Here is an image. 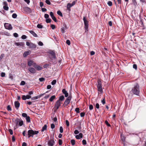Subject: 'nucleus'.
I'll use <instances>...</instances> for the list:
<instances>
[{"label":"nucleus","mask_w":146,"mask_h":146,"mask_svg":"<svg viewBox=\"0 0 146 146\" xmlns=\"http://www.w3.org/2000/svg\"><path fill=\"white\" fill-rule=\"evenodd\" d=\"M49 53L50 62L54 64H55L56 63V61L55 53L53 51H51Z\"/></svg>","instance_id":"f257e3e1"},{"label":"nucleus","mask_w":146,"mask_h":146,"mask_svg":"<svg viewBox=\"0 0 146 146\" xmlns=\"http://www.w3.org/2000/svg\"><path fill=\"white\" fill-rule=\"evenodd\" d=\"M132 91L134 94L137 95H139V86L138 84H136V85L132 89Z\"/></svg>","instance_id":"f03ea898"},{"label":"nucleus","mask_w":146,"mask_h":146,"mask_svg":"<svg viewBox=\"0 0 146 146\" xmlns=\"http://www.w3.org/2000/svg\"><path fill=\"white\" fill-rule=\"evenodd\" d=\"M38 133V131H33L32 129L29 130L28 131V134L29 135V137L31 136L33 137L34 135L37 134Z\"/></svg>","instance_id":"7ed1b4c3"},{"label":"nucleus","mask_w":146,"mask_h":146,"mask_svg":"<svg viewBox=\"0 0 146 146\" xmlns=\"http://www.w3.org/2000/svg\"><path fill=\"white\" fill-rule=\"evenodd\" d=\"M84 21V29L85 30V32H86L88 31V21L86 20V18L85 17H84L83 19Z\"/></svg>","instance_id":"20e7f679"},{"label":"nucleus","mask_w":146,"mask_h":146,"mask_svg":"<svg viewBox=\"0 0 146 146\" xmlns=\"http://www.w3.org/2000/svg\"><path fill=\"white\" fill-rule=\"evenodd\" d=\"M26 45L28 46H29L30 48H35L36 47V46L35 44L32 42H27Z\"/></svg>","instance_id":"39448f33"},{"label":"nucleus","mask_w":146,"mask_h":146,"mask_svg":"<svg viewBox=\"0 0 146 146\" xmlns=\"http://www.w3.org/2000/svg\"><path fill=\"white\" fill-rule=\"evenodd\" d=\"M14 123L16 124V125H17L18 123L20 126H22L23 124V121L22 120H19L18 119H15L14 121Z\"/></svg>","instance_id":"423d86ee"},{"label":"nucleus","mask_w":146,"mask_h":146,"mask_svg":"<svg viewBox=\"0 0 146 146\" xmlns=\"http://www.w3.org/2000/svg\"><path fill=\"white\" fill-rule=\"evenodd\" d=\"M25 13H29L31 12L32 11L30 8L27 7H25L23 9Z\"/></svg>","instance_id":"0eeeda50"},{"label":"nucleus","mask_w":146,"mask_h":146,"mask_svg":"<svg viewBox=\"0 0 146 146\" xmlns=\"http://www.w3.org/2000/svg\"><path fill=\"white\" fill-rule=\"evenodd\" d=\"M4 26L6 29L9 30H11L13 28L11 25L8 23H5L4 24Z\"/></svg>","instance_id":"6e6552de"},{"label":"nucleus","mask_w":146,"mask_h":146,"mask_svg":"<svg viewBox=\"0 0 146 146\" xmlns=\"http://www.w3.org/2000/svg\"><path fill=\"white\" fill-rule=\"evenodd\" d=\"M71 99V98L70 97H68L64 102V104L65 105H67L70 103Z\"/></svg>","instance_id":"1a4fd4ad"},{"label":"nucleus","mask_w":146,"mask_h":146,"mask_svg":"<svg viewBox=\"0 0 146 146\" xmlns=\"http://www.w3.org/2000/svg\"><path fill=\"white\" fill-rule=\"evenodd\" d=\"M50 15L52 20L54 22H56L57 21V20L56 18L54 16L53 13L52 11L50 12Z\"/></svg>","instance_id":"9d476101"},{"label":"nucleus","mask_w":146,"mask_h":146,"mask_svg":"<svg viewBox=\"0 0 146 146\" xmlns=\"http://www.w3.org/2000/svg\"><path fill=\"white\" fill-rule=\"evenodd\" d=\"M31 96L29 95H27V96L23 95L22 96V99L23 100H26L27 99H29L31 98Z\"/></svg>","instance_id":"9b49d317"},{"label":"nucleus","mask_w":146,"mask_h":146,"mask_svg":"<svg viewBox=\"0 0 146 146\" xmlns=\"http://www.w3.org/2000/svg\"><path fill=\"white\" fill-rule=\"evenodd\" d=\"M54 141L52 139L48 141V144L49 146H52L54 145Z\"/></svg>","instance_id":"f8f14e48"},{"label":"nucleus","mask_w":146,"mask_h":146,"mask_svg":"<svg viewBox=\"0 0 146 146\" xmlns=\"http://www.w3.org/2000/svg\"><path fill=\"white\" fill-rule=\"evenodd\" d=\"M61 104V103L59 100H58L55 104V107L56 108V109H58L59 107L60 106Z\"/></svg>","instance_id":"ddd939ff"},{"label":"nucleus","mask_w":146,"mask_h":146,"mask_svg":"<svg viewBox=\"0 0 146 146\" xmlns=\"http://www.w3.org/2000/svg\"><path fill=\"white\" fill-rule=\"evenodd\" d=\"M15 106L16 108L18 110L20 106V103L18 101H15Z\"/></svg>","instance_id":"4468645a"},{"label":"nucleus","mask_w":146,"mask_h":146,"mask_svg":"<svg viewBox=\"0 0 146 146\" xmlns=\"http://www.w3.org/2000/svg\"><path fill=\"white\" fill-rule=\"evenodd\" d=\"M102 87L101 83H98L97 87L98 90L100 91V92L102 91Z\"/></svg>","instance_id":"2eb2a0df"},{"label":"nucleus","mask_w":146,"mask_h":146,"mask_svg":"<svg viewBox=\"0 0 146 146\" xmlns=\"http://www.w3.org/2000/svg\"><path fill=\"white\" fill-rule=\"evenodd\" d=\"M28 70L32 73H35L36 72L35 70L33 68H28Z\"/></svg>","instance_id":"dca6fc26"},{"label":"nucleus","mask_w":146,"mask_h":146,"mask_svg":"<svg viewBox=\"0 0 146 146\" xmlns=\"http://www.w3.org/2000/svg\"><path fill=\"white\" fill-rule=\"evenodd\" d=\"M83 135L82 133H80L79 135H76L75 137L77 139H79L82 138Z\"/></svg>","instance_id":"f3484780"},{"label":"nucleus","mask_w":146,"mask_h":146,"mask_svg":"<svg viewBox=\"0 0 146 146\" xmlns=\"http://www.w3.org/2000/svg\"><path fill=\"white\" fill-rule=\"evenodd\" d=\"M62 92L63 94H64L65 95V96L66 97H67L68 96V93L67 92L66 90L65 89H63L62 90Z\"/></svg>","instance_id":"a211bd4d"},{"label":"nucleus","mask_w":146,"mask_h":146,"mask_svg":"<svg viewBox=\"0 0 146 146\" xmlns=\"http://www.w3.org/2000/svg\"><path fill=\"white\" fill-rule=\"evenodd\" d=\"M34 67L38 70H40L42 69V67L41 66L37 65H34Z\"/></svg>","instance_id":"6ab92c4d"},{"label":"nucleus","mask_w":146,"mask_h":146,"mask_svg":"<svg viewBox=\"0 0 146 146\" xmlns=\"http://www.w3.org/2000/svg\"><path fill=\"white\" fill-rule=\"evenodd\" d=\"M28 66H31L32 64L34 65H36V64L33 62L31 60L29 61L28 62Z\"/></svg>","instance_id":"aec40b11"},{"label":"nucleus","mask_w":146,"mask_h":146,"mask_svg":"<svg viewBox=\"0 0 146 146\" xmlns=\"http://www.w3.org/2000/svg\"><path fill=\"white\" fill-rule=\"evenodd\" d=\"M15 45L17 46H23L24 45V43L23 42H15Z\"/></svg>","instance_id":"412c9836"},{"label":"nucleus","mask_w":146,"mask_h":146,"mask_svg":"<svg viewBox=\"0 0 146 146\" xmlns=\"http://www.w3.org/2000/svg\"><path fill=\"white\" fill-rule=\"evenodd\" d=\"M29 32L31 34H32L34 37H37L38 36L33 31H29Z\"/></svg>","instance_id":"4be33fe9"},{"label":"nucleus","mask_w":146,"mask_h":146,"mask_svg":"<svg viewBox=\"0 0 146 146\" xmlns=\"http://www.w3.org/2000/svg\"><path fill=\"white\" fill-rule=\"evenodd\" d=\"M73 6L72 5V4L71 3H68L67 4V8L68 10H69V11L70 10V8L71 7Z\"/></svg>","instance_id":"5701e85b"},{"label":"nucleus","mask_w":146,"mask_h":146,"mask_svg":"<svg viewBox=\"0 0 146 146\" xmlns=\"http://www.w3.org/2000/svg\"><path fill=\"white\" fill-rule=\"evenodd\" d=\"M47 126L45 124V125H44V126L42 127V129L41 130V131L43 132L44 130H46V129H47Z\"/></svg>","instance_id":"b1692460"},{"label":"nucleus","mask_w":146,"mask_h":146,"mask_svg":"<svg viewBox=\"0 0 146 146\" xmlns=\"http://www.w3.org/2000/svg\"><path fill=\"white\" fill-rule=\"evenodd\" d=\"M41 97V95H38L34 97L31 98L32 100H35L38 99V98H40Z\"/></svg>","instance_id":"393cba45"},{"label":"nucleus","mask_w":146,"mask_h":146,"mask_svg":"<svg viewBox=\"0 0 146 146\" xmlns=\"http://www.w3.org/2000/svg\"><path fill=\"white\" fill-rule=\"evenodd\" d=\"M132 2L133 5L135 6V7H137V3L135 0H132Z\"/></svg>","instance_id":"a878e982"},{"label":"nucleus","mask_w":146,"mask_h":146,"mask_svg":"<svg viewBox=\"0 0 146 146\" xmlns=\"http://www.w3.org/2000/svg\"><path fill=\"white\" fill-rule=\"evenodd\" d=\"M29 52L28 51L25 52L23 54V56L24 57H26L27 55H29Z\"/></svg>","instance_id":"bb28decb"},{"label":"nucleus","mask_w":146,"mask_h":146,"mask_svg":"<svg viewBox=\"0 0 146 146\" xmlns=\"http://www.w3.org/2000/svg\"><path fill=\"white\" fill-rule=\"evenodd\" d=\"M55 98V96L54 95H53L50 98L49 101L50 102H52L53 101L54 99Z\"/></svg>","instance_id":"cd10ccee"},{"label":"nucleus","mask_w":146,"mask_h":146,"mask_svg":"<svg viewBox=\"0 0 146 146\" xmlns=\"http://www.w3.org/2000/svg\"><path fill=\"white\" fill-rule=\"evenodd\" d=\"M57 13L58 15L60 16L61 17H62L63 16V15L62 13L60 10L58 11H57Z\"/></svg>","instance_id":"c85d7f7f"},{"label":"nucleus","mask_w":146,"mask_h":146,"mask_svg":"<svg viewBox=\"0 0 146 146\" xmlns=\"http://www.w3.org/2000/svg\"><path fill=\"white\" fill-rule=\"evenodd\" d=\"M64 99V97L63 96H60L58 100L60 101V100L62 101Z\"/></svg>","instance_id":"c756f323"},{"label":"nucleus","mask_w":146,"mask_h":146,"mask_svg":"<svg viewBox=\"0 0 146 146\" xmlns=\"http://www.w3.org/2000/svg\"><path fill=\"white\" fill-rule=\"evenodd\" d=\"M26 119L27 121L28 122H30L31 121L30 117L29 116H28L26 118Z\"/></svg>","instance_id":"7c9ffc66"},{"label":"nucleus","mask_w":146,"mask_h":146,"mask_svg":"<svg viewBox=\"0 0 146 146\" xmlns=\"http://www.w3.org/2000/svg\"><path fill=\"white\" fill-rule=\"evenodd\" d=\"M108 5L110 6H111L112 5V2L110 1H108L107 3Z\"/></svg>","instance_id":"2f4dec72"},{"label":"nucleus","mask_w":146,"mask_h":146,"mask_svg":"<svg viewBox=\"0 0 146 146\" xmlns=\"http://www.w3.org/2000/svg\"><path fill=\"white\" fill-rule=\"evenodd\" d=\"M51 19H46V21L47 23H50L51 22Z\"/></svg>","instance_id":"473e14b6"},{"label":"nucleus","mask_w":146,"mask_h":146,"mask_svg":"<svg viewBox=\"0 0 146 146\" xmlns=\"http://www.w3.org/2000/svg\"><path fill=\"white\" fill-rule=\"evenodd\" d=\"M3 8L4 10L6 11H7L9 9V7L7 6H4Z\"/></svg>","instance_id":"72a5a7b5"},{"label":"nucleus","mask_w":146,"mask_h":146,"mask_svg":"<svg viewBox=\"0 0 146 146\" xmlns=\"http://www.w3.org/2000/svg\"><path fill=\"white\" fill-rule=\"evenodd\" d=\"M45 2L48 5H50L51 4L49 0H46Z\"/></svg>","instance_id":"f704fd0d"},{"label":"nucleus","mask_w":146,"mask_h":146,"mask_svg":"<svg viewBox=\"0 0 146 146\" xmlns=\"http://www.w3.org/2000/svg\"><path fill=\"white\" fill-rule=\"evenodd\" d=\"M71 142L72 145H74L75 144V141L74 140L72 139L71 141Z\"/></svg>","instance_id":"c9c22d12"},{"label":"nucleus","mask_w":146,"mask_h":146,"mask_svg":"<svg viewBox=\"0 0 146 146\" xmlns=\"http://www.w3.org/2000/svg\"><path fill=\"white\" fill-rule=\"evenodd\" d=\"M39 80L40 82H44L45 81V79L44 78H39Z\"/></svg>","instance_id":"e433bc0d"},{"label":"nucleus","mask_w":146,"mask_h":146,"mask_svg":"<svg viewBox=\"0 0 146 146\" xmlns=\"http://www.w3.org/2000/svg\"><path fill=\"white\" fill-rule=\"evenodd\" d=\"M43 26L42 25L39 24H38V25H37V27L38 28L40 29L42 28H43Z\"/></svg>","instance_id":"4c0bfd02"},{"label":"nucleus","mask_w":146,"mask_h":146,"mask_svg":"<svg viewBox=\"0 0 146 146\" xmlns=\"http://www.w3.org/2000/svg\"><path fill=\"white\" fill-rule=\"evenodd\" d=\"M17 15L16 13H13L12 15V17L13 18H16L17 17Z\"/></svg>","instance_id":"58836bf2"},{"label":"nucleus","mask_w":146,"mask_h":146,"mask_svg":"<svg viewBox=\"0 0 146 146\" xmlns=\"http://www.w3.org/2000/svg\"><path fill=\"white\" fill-rule=\"evenodd\" d=\"M49 66V64H46L44 65L43 68H47Z\"/></svg>","instance_id":"ea45409f"},{"label":"nucleus","mask_w":146,"mask_h":146,"mask_svg":"<svg viewBox=\"0 0 146 146\" xmlns=\"http://www.w3.org/2000/svg\"><path fill=\"white\" fill-rule=\"evenodd\" d=\"M133 68L135 70H136L137 69V65L135 64H133Z\"/></svg>","instance_id":"a19ab883"},{"label":"nucleus","mask_w":146,"mask_h":146,"mask_svg":"<svg viewBox=\"0 0 146 146\" xmlns=\"http://www.w3.org/2000/svg\"><path fill=\"white\" fill-rule=\"evenodd\" d=\"M22 116L23 117H25L26 118L28 116L27 114L25 113H23L22 114Z\"/></svg>","instance_id":"79ce46f5"},{"label":"nucleus","mask_w":146,"mask_h":146,"mask_svg":"<svg viewBox=\"0 0 146 146\" xmlns=\"http://www.w3.org/2000/svg\"><path fill=\"white\" fill-rule=\"evenodd\" d=\"M61 31L62 33H64L65 32V29H64V27L61 28Z\"/></svg>","instance_id":"37998d69"},{"label":"nucleus","mask_w":146,"mask_h":146,"mask_svg":"<svg viewBox=\"0 0 146 146\" xmlns=\"http://www.w3.org/2000/svg\"><path fill=\"white\" fill-rule=\"evenodd\" d=\"M101 102L104 105L106 103L105 98H104L102 100H101Z\"/></svg>","instance_id":"c03bdc74"},{"label":"nucleus","mask_w":146,"mask_h":146,"mask_svg":"<svg viewBox=\"0 0 146 146\" xmlns=\"http://www.w3.org/2000/svg\"><path fill=\"white\" fill-rule=\"evenodd\" d=\"M60 133H62L63 132V129L62 126L60 127Z\"/></svg>","instance_id":"a18cd8bd"},{"label":"nucleus","mask_w":146,"mask_h":146,"mask_svg":"<svg viewBox=\"0 0 146 146\" xmlns=\"http://www.w3.org/2000/svg\"><path fill=\"white\" fill-rule=\"evenodd\" d=\"M4 54H2L0 56V61H1L3 58L4 57Z\"/></svg>","instance_id":"49530a36"},{"label":"nucleus","mask_w":146,"mask_h":146,"mask_svg":"<svg viewBox=\"0 0 146 146\" xmlns=\"http://www.w3.org/2000/svg\"><path fill=\"white\" fill-rule=\"evenodd\" d=\"M82 144L83 145H86V141L85 139H83L82 141Z\"/></svg>","instance_id":"de8ad7c7"},{"label":"nucleus","mask_w":146,"mask_h":146,"mask_svg":"<svg viewBox=\"0 0 146 146\" xmlns=\"http://www.w3.org/2000/svg\"><path fill=\"white\" fill-rule=\"evenodd\" d=\"M44 18L46 19L48 18L49 17V15L47 14H45L44 15Z\"/></svg>","instance_id":"09e8293b"},{"label":"nucleus","mask_w":146,"mask_h":146,"mask_svg":"<svg viewBox=\"0 0 146 146\" xmlns=\"http://www.w3.org/2000/svg\"><path fill=\"white\" fill-rule=\"evenodd\" d=\"M66 43L68 45H70V40H67L66 41Z\"/></svg>","instance_id":"8fccbe9b"},{"label":"nucleus","mask_w":146,"mask_h":146,"mask_svg":"<svg viewBox=\"0 0 146 146\" xmlns=\"http://www.w3.org/2000/svg\"><path fill=\"white\" fill-rule=\"evenodd\" d=\"M9 77L11 80L13 79V76H12V74H9Z\"/></svg>","instance_id":"3c124183"},{"label":"nucleus","mask_w":146,"mask_h":146,"mask_svg":"<svg viewBox=\"0 0 146 146\" xmlns=\"http://www.w3.org/2000/svg\"><path fill=\"white\" fill-rule=\"evenodd\" d=\"M7 110L8 111H11V109L10 105H8L7 107Z\"/></svg>","instance_id":"603ef678"},{"label":"nucleus","mask_w":146,"mask_h":146,"mask_svg":"<svg viewBox=\"0 0 146 146\" xmlns=\"http://www.w3.org/2000/svg\"><path fill=\"white\" fill-rule=\"evenodd\" d=\"M50 27L52 29H54L55 28H56L55 26L54 25L52 24L51 25Z\"/></svg>","instance_id":"864d4df0"},{"label":"nucleus","mask_w":146,"mask_h":146,"mask_svg":"<svg viewBox=\"0 0 146 146\" xmlns=\"http://www.w3.org/2000/svg\"><path fill=\"white\" fill-rule=\"evenodd\" d=\"M66 123L67 126H68L69 125V123L67 120L66 121Z\"/></svg>","instance_id":"5fc2aeb1"},{"label":"nucleus","mask_w":146,"mask_h":146,"mask_svg":"<svg viewBox=\"0 0 146 146\" xmlns=\"http://www.w3.org/2000/svg\"><path fill=\"white\" fill-rule=\"evenodd\" d=\"M75 110L76 111V112L77 113H79L80 112L79 109V108H76L75 109Z\"/></svg>","instance_id":"6e6d98bb"},{"label":"nucleus","mask_w":146,"mask_h":146,"mask_svg":"<svg viewBox=\"0 0 146 146\" xmlns=\"http://www.w3.org/2000/svg\"><path fill=\"white\" fill-rule=\"evenodd\" d=\"M89 109L90 110H92L93 109V107L92 105H90L89 106Z\"/></svg>","instance_id":"4d7b16f0"},{"label":"nucleus","mask_w":146,"mask_h":146,"mask_svg":"<svg viewBox=\"0 0 146 146\" xmlns=\"http://www.w3.org/2000/svg\"><path fill=\"white\" fill-rule=\"evenodd\" d=\"M26 38H27V36L25 35H22L21 36V38L22 39H25Z\"/></svg>","instance_id":"13d9d810"},{"label":"nucleus","mask_w":146,"mask_h":146,"mask_svg":"<svg viewBox=\"0 0 146 146\" xmlns=\"http://www.w3.org/2000/svg\"><path fill=\"white\" fill-rule=\"evenodd\" d=\"M38 44L40 46H42L43 45V44L42 42L41 41L39 42Z\"/></svg>","instance_id":"bf43d9fd"},{"label":"nucleus","mask_w":146,"mask_h":146,"mask_svg":"<svg viewBox=\"0 0 146 146\" xmlns=\"http://www.w3.org/2000/svg\"><path fill=\"white\" fill-rule=\"evenodd\" d=\"M105 123L108 126H110V124L107 121H105Z\"/></svg>","instance_id":"052dcab7"},{"label":"nucleus","mask_w":146,"mask_h":146,"mask_svg":"<svg viewBox=\"0 0 146 146\" xmlns=\"http://www.w3.org/2000/svg\"><path fill=\"white\" fill-rule=\"evenodd\" d=\"M74 133L75 134H77L79 133V131L77 130H76L74 132Z\"/></svg>","instance_id":"680f3d73"},{"label":"nucleus","mask_w":146,"mask_h":146,"mask_svg":"<svg viewBox=\"0 0 146 146\" xmlns=\"http://www.w3.org/2000/svg\"><path fill=\"white\" fill-rule=\"evenodd\" d=\"M5 75V73L4 72H2L1 74V76L2 77H4Z\"/></svg>","instance_id":"e2e57ef3"},{"label":"nucleus","mask_w":146,"mask_h":146,"mask_svg":"<svg viewBox=\"0 0 146 146\" xmlns=\"http://www.w3.org/2000/svg\"><path fill=\"white\" fill-rule=\"evenodd\" d=\"M96 107L97 109L99 108V105L98 103H96Z\"/></svg>","instance_id":"0e129e2a"},{"label":"nucleus","mask_w":146,"mask_h":146,"mask_svg":"<svg viewBox=\"0 0 146 146\" xmlns=\"http://www.w3.org/2000/svg\"><path fill=\"white\" fill-rule=\"evenodd\" d=\"M121 139L123 141H124L125 139V137L123 136H122V135H121Z\"/></svg>","instance_id":"69168bd1"},{"label":"nucleus","mask_w":146,"mask_h":146,"mask_svg":"<svg viewBox=\"0 0 146 146\" xmlns=\"http://www.w3.org/2000/svg\"><path fill=\"white\" fill-rule=\"evenodd\" d=\"M55 127V125L53 123H52L51 125V128L53 129H54Z\"/></svg>","instance_id":"338daca9"},{"label":"nucleus","mask_w":146,"mask_h":146,"mask_svg":"<svg viewBox=\"0 0 146 146\" xmlns=\"http://www.w3.org/2000/svg\"><path fill=\"white\" fill-rule=\"evenodd\" d=\"M13 35L15 37H17L18 36V34L16 33H14L13 34Z\"/></svg>","instance_id":"774afa93"}]
</instances>
